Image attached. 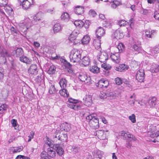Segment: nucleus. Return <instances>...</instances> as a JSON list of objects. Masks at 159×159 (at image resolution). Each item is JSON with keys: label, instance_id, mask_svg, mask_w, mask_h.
<instances>
[{"label": "nucleus", "instance_id": "61", "mask_svg": "<svg viewBox=\"0 0 159 159\" xmlns=\"http://www.w3.org/2000/svg\"><path fill=\"white\" fill-rule=\"evenodd\" d=\"M15 159H30L29 157H25L23 155H19L16 157Z\"/></svg>", "mask_w": 159, "mask_h": 159}, {"label": "nucleus", "instance_id": "25", "mask_svg": "<svg viewBox=\"0 0 159 159\" xmlns=\"http://www.w3.org/2000/svg\"><path fill=\"white\" fill-rule=\"evenodd\" d=\"M81 64L84 66H87L89 64L90 59L89 56H85L81 59Z\"/></svg>", "mask_w": 159, "mask_h": 159}, {"label": "nucleus", "instance_id": "26", "mask_svg": "<svg viewBox=\"0 0 159 159\" xmlns=\"http://www.w3.org/2000/svg\"><path fill=\"white\" fill-rule=\"evenodd\" d=\"M74 12L78 15L83 14L84 11V8L83 6H77L74 9Z\"/></svg>", "mask_w": 159, "mask_h": 159}, {"label": "nucleus", "instance_id": "22", "mask_svg": "<svg viewBox=\"0 0 159 159\" xmlns=\"http://www.w3.org/2000/svg\"><path fill=\"white\" fill-rule=\"evenodd\" d=\"M129 68V66L125 64H121L118 66H116L115 69L118 71H123L127 70Z\"/></svg>", "mask_w": 159, "mask_h": 159}, {"label": "nucleus", "instance_id": "3", "mask_svg": "<svg viewBox=\"0 0 159 159\" xmlns=\"http://www.w3.org/2000/svg\"><path fill=\"white\" fill-rule=\"evenodd\" d=\"M31 26V24L30 19L29 18H26L24 22L20 24L19 32L21 35L23 36L25 35L27 30Z\"/></svg>", "mask_w": 159, "mask_h": 159}, {"label": "nucleus", "instance_id": "9", "mask_svg": "<svg viewBox=\"0 0 159 159\" xmlns=\"http://www.w3.org/2000/svg\"><path fill=\"white\" fill-rule=\"evenodd\" d=\"M97 49L101 53L100 55H99H99L97 56L98 59L101 62H105L108 58L107 54L105 52H101L100 51H100L98 49Z\"/></svg>", "mask_w": 159, "mask_h": 159}, {"label": "nucleus", "instance_id": "15", "mask_svg": "<svg viewBox=\"0 0 159 159\" xmlns=\"http://www.w3.org/2000/svg\"><path fill=\"white\" fill-rule=\"evenodd\" d=\"M111 60L115 62L118 63L120 62V54L119 52H116L111 54Z\"/></svg>", "mask_w": 159, "mask_h": 159}, {"label": "nucleus", "instance_id": "21", "mask_svg": "<svg viewBox=\"0 0 159 159\" xmlns=\"http://www.w3.org/2000/svg\"><path fill=\"white\" fill-rule=\"evenodd\" d=\"M78 77L79 79L81 81L83 82L86 81V83H88V81L90 80V77L88 78L85 73H83L82 72L79 73Z\"/></svg>", "mask_w": 159, "mask_h": 159}, {"label": "nucleus", "instance_id": "16", "mask_svg": "<svg viewBox=\"0 0 159 159\" xmlns=\"http://www.w3.org/2000/svg\"><path fill=\"white\" fill-rule=\"evenodd\" d=\"M19 60L21 62L26 64V65H30L32 63V60L24 55L20 57Z\"/></svg>", "mask_w": 159, "mask_h": 159}, {"label": "nucleus", "instance_id": "13", "mask_svg": "<svg viewBox=\"0 0 159 159\" xmlns=\"http://www.w3.org/2000/svg\"><path fill=\"white\" fill-rule=\"evenodd\" d=\"M38 71V69L37 68V66L35 64H32L28 69L29 73L32 75H36Z\"/></svg>", "mask_w": 159, "mask_h": 159}, {"label": "nucleus", "instance_id": "28", "mask_svg": "<svg viewBox=\"0 0 159 159\" xmlns=\"http://www.w3.org/2000/svg\"><path fill=\"white\" fill-rule=\"evenodd\" d=\"M114 37L117 39H120L124 36V34L122 32L119 30H116L114 33Z\"/></svg>", "mask_w": 159, "mask_h": 159}, {"label": "nucleus", "instance_id": "45", "mask_svg": "<svg viewBox=\"0 0 159 159\" xmlns=\"http://www.w3.org/2000/svg\"><path fill=\"white\" fill-rule=\"evenodd\" d=\"M107 98H109L110 99H114L116 97V93L112 92L111 91H107Z\"/></svg>", "mask_w": 159, "mask_h": 159}, {"label": "nucleus", "instance_id": "64", "mask_svg": "<svg viewBox=\"0 0 159 159\" xmlns=\"http://www.w3.org/2000/svg\"><path fill=\"white\" fill-rule=\"evenodd\" d=\"M10 30L11 33L13 34H18V32H19V30L17 31L13 26H12L11 27L10 29Z\"/></svg>", "mask_w": 159, "mask_h": 159}, {"label": "nucleus", "instance_id": "59", "mask_svg": "<svg viewBox=\"0 0 159 159\" xmlns=\"http://www.w3.org/2000/svg\"><path fill=\"white\" fill-rule=\"evenodd\" d=\"M129 118L132 123H135L136 122L135 116L134 114H132L131 116H129Z\"/></svg>", "mask_w": 159, "mask_h": 159}, {"label": "nucleus", "instance_id": "1", "mask_svg": "<svg viewBox=\"0 0 159 159\" xmlns=\"http://www.w3.org/2000/svg\"><path fill=\"white\" fill-rule=\"evenodd\" d=\"M105 34L104 30L101 27H99L96 31V36L98 39L94 40L93 43H95V48L98 49L100 50L101 48L100 45L101 44V39L102 37Z\"/></svg>", "mask_w": 159, "mask_h": 159}, {"label": "nucleus", "instance_id": "38", "mask_svg": "<svg viewBox=\"0 0 159 159\" xmlns=\"http://www.w3.org/2000/svg\"><path fill=\"white\" fill-rule=\"evenodd\" d=\"M16 57H19L24 55V52L23 49L21 48H17L15 51Z\"/></svg>", "mask_w": 159, "mask_h": 159}, {"label": "nucleus", "instance_id": "12", "mask_svg": "<svg viewBox=\"0 0 159 159\" xmlns=\"http://www.w3.org/2000/svg\"><path fill=\"white\" fill-rule=\"evenodd\" d=\"M109 82L104 79L100 80L96 84V86L99 88H107L108 86Z\"/></svg>", "mask_w": 159, "mask_h": 159}, {"label": "nucleus", "instance_id": "31", "mask_svg": "<svg viewBox=\"0 0 159 159\" xmlns=\"http://www.w3.org/2000/svg\"><path fill=\"white\" fill-rule=\"evenodd\" d=\"M159 65L153 63L151 66L150 70L152 72L157 73L159 72Z\"/></svg>", "mask_w": 159, "mask_h": 159}, {"label": "nucleus", "instance_id": "48", "mask_svg": "<svg viewBox=\"0 0 159 159\" xmlns=\"http://www.w3.org/2000/svg\"><path fill=\"white\" fill-rule=\"evenodd\" d=\"M7 105L6 104H3L0 107V113L2 114L5 112L7 109Z\"/></svg>", "mask_w": 159, "mask_h": 159}, {"label": "nucleus", "instance_id": "8", "mask_svg": "<svg viewBox=\"0 0 159 159\" xmlns=\"http://www.w3.org/2000/svg\"><path fill=\"white\" fill-rule=\"evenodd\" d=\"M23 9L27 10L33 4V0H19Z\"/></svg>", "mask_w": 159, "mask_h": 159}, {"label": "nucleus", "instance_id": "39", "mask_svg": "<svg viewBox=\"0 0 159 159\" xmlns=\"http://www.w3.org/2000/svg\"><path fill=\"white\" fill-rule=\"evenodd\" d=\"M89 70L94 73L97 74L99 72V68L96 66H92L90 67Z\"/></svg>", "mask_w": 159, "mask_h": 159}, {"label": "nucleus", "instance_id": "17", "mask_svg": "<svg viewBox=\"0 0 159 159\" xmlns=\"http://www.w3.org/2000/svg\"><path fill=\"white\" fill-rule=\"evenodd\" d=\"M44 77L42 75H38L37 76L35 80L36 82L38 84L42 87H44L45 86V82L44 80Z\"/></svg>", "mask_w": 159, "mask_h": 159}, {"label": "nucleus", "instance_id": "50", "mask_svg": "<svg viewBox=\"0 0 159 159\" xmlns=\"http://www.w3.org/2000/svg\"><path fill=\"white\" fill-rule=\"evenodd\" d=\"M117 48L120 52H122L124 50L125 46L122 43H120L117 45Z\"/></svg>", "mask_w": 159, "mask_h": 159}, {"label": "nucleus", "instance_id": "11", "mask_svg": "<svg viewBox=\"0 0 159 159\" xmlns=\"http://www.w3.org/2000/svg\"><path fill=\"white\" fill-rule=\"evenodd\" d=\"M157 33L156 30H151L150 29L147 30L145 32V37L146 39L148 38H152Z\"/></svg>", "mask_w": 159, "mask_h": 159}, {"label": "nucleus", "instance_id": "58", "mask_svg": "<svg viewBox=\"0 0 159 159\" xmlns=\"http://www.w3.org/2000/svg\"><path fill=\"white\" fill-rule=\"evenodd\" d=\"M152 53L157 54L159 53V46L156 47L152 49Z\"/></svg>", "mask_w": 159, "mask_h": 159}, {"label": "nucleus", "instance_id": "47", "mask_svg": "<svg viewBox=\"0 0 159 159\" xmlns=\"http://www.w3.org/2000/svg\"><path fill=\"white\" fill-rule=\"evenodd\" d=\"M64 61L63 63L65 67L66 68L70 69L71 68L72 65L71 64L65 59H63Z\"/></svg>", "mask_w": 159, "mask_h": 159}, {"label": "nucleus", "instance_id": "46", "mask_svg": "<svg viewBox=\"0 0 159 159\" xmlns=\"http://www.w3.org/2000/svg\"><path fill=\"white\" fill-rule=\"evenodd\" d=\"M56 67L53 65L50 66L48 72L49 74H53L56 71Z\"/></svg>", "mask_w": 159, "mask_h": 159}, {"label": "nucleus", "instance_id": "60", "mask_svg": "<svg viewBox=\"0 0 159 159\" xmlns=\"http://www.w3.org/2000/svg\"><path fill=\"white\" fill-rule=\"evenodd\" d=\"M126 22L125 20H119L118 24L120 26H124L126 24Z\"/></svg>", "mask_w": 159, "mask_h": 159}, {"label": "nucleus", "instance_id": "35", "mask_svg": "<svg viewBox=\"0 0 159 159\" xmlns=\"http://www.w3.org/2000/svg\"><path fill=\"white\" fill-rule=\"evenodd\" d=\"M55 145L53 144L52 140L50 139L48 137L46 138V140L45 141L44 147L48 146L49 148H51V147H54Z\"/></svg>", "mask_w": 159, "mask_h": 159}, {"label": "nucleus", "instance_id": "6", "mask_svg": "<svg viewBox=\"0 0 159 159\" xmlns=\"http://www.w3.org/2000/svg\"><path fill=\"white\" fill-rule=\"evenodd\" d=\"M68 102L69 103H67V106L69 107L74 110H77L80 108V106L77 104L78 102V100L70 98L69 99Z\"/></svg>", "mask_w": 159, "mask_h": 159}, {"label": "nucleus", "instance_id": "56", "mask_svg": "<svg viewBox=\"0 0 159 159\" xmlns=\"http://www.w3.org/2000/svg\"><path fill=\"white\" fill-rule=\"evenodd\" d=\"M115 81L116 84L120 85L122 83V79L119 77H117L115 79Z\"/></svg>", "mask_w": 159, "mask_h": 159}, {"label": "nucleus", "instance_id": "32", "mask_svg": "<svg viewBox=\"0 0 159 159\" xmlns=\"http://www.w3.org/2000/svg\"><path fill=\"white\" fill-rule=\"evenodd\" d=\"M59 84L61 88H66L67 84V81L65 78L61 79L59 82Z\"/></svg>", "mask_w": 159, "mask_h": 159}, {"label": "nucleus", "instance_id": "24", "mask_svg": "<svg viewBox=\"0 0 159 159\" xmlns=\"http://www.w3.org/2000/svg\"><path fill=\"white\" fill-rule=\"evenodd\" d=\"M121 135L126 136L128 139H129V140L130 141H135L136 140V138L134 135L130 134L129 133H126L125 132L123 131H122Z\"/></svg>", "mask_w": 159, "mask_h": 159}, {"label": "nucleus", "instance_id": "2", "mask_svg": "<svg viewBox=\"0 0 159 159\" xmlns=\"http://www.w3.org/2000/svg\"><path fill=\"white\" fill-rule=\"evenodd\" d=\"M86 119L89 122L90 126L94 129H97L99 127V120L95 114H92L88 116Z\"/></svg>", "mask_w": 159, "mask_h": 159}, {"label": "nucleus", "instance_id": "57", "mask_svg": "<svg viewBox=\"0 0 159 159\" xmlns=\"http://www.w3.org/2000/svg\"><path fill=\"white\" fill-rule=\"evenodd\" d=\"M8 3L7 0H0V6L4 7Z\"/></svg>", "mask_w": 159, "mask_h": 159}, {"label": "nucleus", "instance_id": "7", "mask_svg": "<svg viewBox=\"0 0 159 159\" xmlns=\"http://www.w3.org/2000/svg\"><path fill=\"white\" fill-rule=\"evenodd\" d=\"M144 71L143 69H140L138 70L136 75V80L139 82L143 81L145 78Z\"/></svg>", "mask_w": 159, "mask_h": 159}, {"label": "nucleus", "instance_id": "29", "mask_svg": "<svg viewBox=\"0 0 159 159\" xmlns=\"http://www.w3.org/2000/svg\"><path fill=\"white\" fill-rule=\"evenodd\" d=\"M157 98L155 97H152L149 100L148 104L151 107H153L157 104Z\"/></svg>", "mask_w": 159, "mask_h": 159}, {"label": "nucleus", "instance_id": "33", "mask_svg": "<svg viewBox=\"0 0 159 159\" xmlns=\"http://www.w3.org/2000/svg\"><path fill=\"white\" fill-rule=\"evenodd\" d=\"M23 147L22 146L18 147H12L11 148V151H12L13 153H15L19 152L22 151L23 149Z\"/></svg>", "mask_w": 159, "mask_h": 159}, {"label": "nucleus", "instance_id": "43", "mask_svg": "<svg viewBox=\"0 0 159 159\" xmlns=\"http://www.w3.org/2000/svg\"><path fill=\"white\" fill-rule=\"evenodd\" d=\"M80 149L79 145H75L72 146L71 150L72 152L75 153H77Z\"/></svg>", "mask_w": 159, "mask_h": 159}, {"label": "nucleus", "instance_id": "14", "mask_svg": "<svg viewBox=\"0 0 159 159\" xmlns=\"http://www.w3.org/2000/svg\"><path fill=\"white\" fill-rule=\"evenodd\" d=\"M104 131L102 130H97L94 133V135L97 136L99 139L101 140H103L106 138V136L104 134Z\"/></svg>", "mask_w": 159, "mask_h": 159}, {"label": "nucleus", "instance_id": "5", "mask_svg": "<svg viewBox=\"0 0 159 159\" xmlns=\"http://www.w3.org/2000/svg\"><path fill=\"white\" fill-rule=\"evenodd\" d=\"M13 55L6 49L2 48L0 45V64H5L6 62V57H11Z\"/></svg>", "mask_w": 159, "mask_h": 159}, {"label": "nucleus", "instance_id": "18", "mask_svg": "<svg viewBox=\"0 0 159 159\" xmlns=\"http://www.w3.org/2000/svg\"><path fill=\"white\" fill-rule=\"evenodd\" d=\"M47 153L48 157L52 158L55 157L56 155V149L55 147L48 148Z\"/></svg>", "mask_w": 159, "mask_h": 159}, {"label": "nucleus", "instance_id": "41", "mask_svg": "<svg viewBox=\"0 0 159 159\" xmlns=\"http://www.w3.org/2000/svg\"><path fill=\"white\" fill-rule=\"evenodd\" d=\"M61 26L59 24H56L54 26L53 30L54 33H57L61 30Z\"/></svg>", "mask_w": 159, "mask_h": 159}, {"label": "nucleus", "instance_id": "54", "mask_svg": "<svg viewBox=\"0 0 159 159\" xmlns=\"http://www.w3.org/2000/svg\"><path fill=\"white\" fill-rule=\"evenodd\" d=\"M102 155L103 152L101 151L98 150L95 156L96 157L101 159L102 157Z\"/></svg>", "mask_w": 159, "mask_h": 159}, {"label": "nucleus", "instance_id": "30", "mask_svg": "<svg viewBox=\"0 0 159 159\" xmlns=\"http://www.w3.org/2000/svg\"><path fill=\"white\" fill-rule=\"evenodd\" d=\"M79 34V32L78 31L75 30L73 31L70 34L69 38V40L72 42L73 40L75 39L76 36L78 35Z\"/></svg>", "mask_w": 159, "mask_h": 159}, {"label": "nucleus", "instance_id": "40", "mask_svg": "<svg viewBox=\"0 0 159 159\" xmlns=\"http://www.w3.org/2000/svg\"><path fill=\"white\" fill-rule=\"evenodd\" d=\"M61 19L67 21L70 19L69 15L68 13L67 12L63 13L61 16Z\"/></svg>", "mask_w": 159, "mask_h": 159}, {"label": "nucleus", "instance_id": "62", "mask_svg": "<svg viewBox=\"0 0 159 159\" xmlns=\"http://www.w3.org/2000/svg\"><path fill=\"white\" fill-rule=\"evenodd\" d=\"M3 70L0 67V80L3 79Z\"/></svg>", "mask_w": 159, "mask_h": 159}, {"label": "nucleus", "instance_id": "51", "mask_svg": "<svg viewBox=\"0 0 159 159\" xmlns=\"http://www.w3.org/2000/svg\"><path fill=\"white\" fill-rule=\"evenodd\" d=\"M151 137H156L155 140L159 142V132L157 131L151 135Z\"/></svg>", "mask_w": 159, "mask_h": 159}, {"label": "nucleus", "instance_id": "36", "mask_svg": "<svg viewBox=\"0 0 159 159\" xmlns=\"http://www.w3.org/2000/svg\"><path fill=\"white\" fill-rule=\"evenodd\" d=\"M61 89L59 91L60 94L62 96L65 97H68L69 96V93L65 88H61Z\"/></svg>", "mask_w": 159, "mask_h": 159}, {"label": "nucleus", "instance_id": "34", "mask_svg": "<svg viewBox=\"0 0 159 159\" xmlns=\"http://www.w3.org/2000/svg\"><path fill=\"white\" fill-rule=\"evenodd\" d=\"M74 24L76 26H78L79 27H82L84 25L85 28L87 27L85 25V24L81 20H75L74 22Z\"/></svg>", "mask_w": 159, "mask_h": 159}, {"label": "nucleus", "instance_id": "53", "mask_svg": "<svg viewBox=\"0 0 159 159\" xmlns=\"http://www.w3.org/2000/svg\"><path fill=\"white\" fill-rule=\"evenodd\" d=\"M102 67L107 70H110L111 68V66L110 65L105 63L102 65Z\"/></svg>", "mask_w": 159, "mask_h": 159}, {"label": "nucleus", "instance_id": "10", "mask_svg": "<svg viewBox=\"0 0 159 159\" xmlns=\"http://www.w3.org/2000/svg\"><path fill=\"white\" fill-rule=\"evenodd\" d=\"M84 104L88 107L90 106L92 103V97L90 95H86L83 98Z\"/></svg>", "mask_w": 159, "mask_h": 159}, {"label": "nucleus", "instance_id": "49", "mask_svg": "<svg viewBox=\"0 0 159 159\" xmlns=\"http://www.w3.org/2000/svg\"><path fill=\"white\" fill-rule=\"evenodd\" d=\"M134 50L137 52H139L141 50L140 45L138 44H134L132 47Z\"/></svg>", "mask_w": 159, "mask_h": 159}, {"label": "nucleus", "instance_id": "27", "mask_svg": "<svg viewBox=\"0 0 159 159\" xmlns=\"http://www.w3.org/2000/svg\"><path fill=\"white\" fill-rule=\"evenodd\" d=\"M61 127L62 130L66 131H69L71 128L70 125L66 122L61 124Z\"/></svg>", "mask_w": 159, "mask_h": 159}, {"label": "nucleus", "instance_id": "23", "mask_svg": "<svg viewBox=\"0 0 159 159\" xmlns=\"http://www.w3.org/2000/svg\"><path fill=\"white\" fill-rule=\"evenodd\" d=\"M55 148L56 149L57 153L59 156L62 155L64 153V150L62 147L59 144L55 145Z\"/></svg>", "mask_w": 159, "mask_h": 159}, {"label": "nucleus", "instance_id": "19", "mask_svg": "<svg viewBox=\"0 0 159 159\" xmlns=\"http://www.w3.org/2000/svg\"><path fill=\"white\" fill-rule=\"evenodd\" d=\"M5 10L7 13H10L12 11V9L9 7H0V13L3 17L6 16L3 9Z\"/></svg>", "mask_w": 159, "mask_h": 159}, {"label": "nucleus", "instance_id": "63", "mask_svg": "<svg viewBox=\"0 0 159 159\" xmlns=\"http://www.w3.org/2000/svg\"><path fill=\"white\" fill-rule=\"evenodd\" d=\"M11 122L13 127H15L17 126V122L16 120L15 119H13L11 120Z\"/></svg>", "mask_w": 159, "mask_h": 159}, {"label": "nucleus", "instance_id": "20", "mask_svg": "<svg viewBox=\"0 0 159 159\" xmlns=\"http://www.w3.org/2000/svg\"><path fill=\"white\" fill-rule=\"evenodd\" d=\"M54 138H57L59 140L62 142H66L68 139L67 134H59L57 133L56 135L54 136Z\"/></svg>", "mask_w": 159, "mask_h": 159}, {"label": "nucleus", "instance_id": "55", "mask_svg": "<svg viewBox=\"0 0 159 159\" xmlns=\"http://www.w3.org/2000/svg\"><path fill=\"white\" fill-rule=\"evenodd\" d=\"M100 98L101 99H105L107 98V92L102 91L101 92L100 94Z\"/></svg>", "mask_w": 159, "mask_h": 159}, {"label": "nucleus", "instance_id": "37", "mask_svg": "<svg viewBox=\"0 0 159 159\" xmlns=\"http://www.w3.org/2000/svg\"><path fill=\"white\" fill-rule=\"evenodd\" d=\"M43 15L42 12H39L34 16L33 19L36 21L41 20L42 19Z\"/></svg>", "mask_w": 159, "mask_h": 159}, {"label": "nucleus", "instance_id": "4", "mask_svg": "<svg viewBox=\"0 0 159 159\" xmlns=\"http://www.w3.org/2000/svg\"><path fill=\"white\" fill-rule=\"evenodd\" d=\"M81 52L80 51L76 49H72L70 52L69 58L71 62H76L81 60Z\"/></svg>", "mask_w": 159, "mask_h": 159}, {"label": "nucleus", "instance_id": "42", "mask_svg": "<svg viewBox=\"0 0 159 159\" xmlns=\"http://www.w3.org/2000/svg\"><path fill=\"white\" fill-rule=\"evenodd\" d=\"M90 39V38L88 36L85 35L81 40L82 43L84 44H87L89 43Z\"/></svg>", "mask_w": 159, "mask_h": 159}, {"label": "nucleus", "instance_id": "52", "mask_svg": "<svg viewBox=\"0 0 159 159\" xmlns=\"http://www.w3.org/2000/svg\"><path fill=\"white\" fill-rule=\"evenodd\" d=\"M40 157L41 158L43 159H48V155L47 153L45 151H43L40 154Z\"/></svg>", "mask_w": 159, "mask_h": 159}, {"label": "nucleus", "instance_id": "44", "mask_svg": "<svg viewBox=\"0 0 159 159\" xmlns=\"http://www.w3.org/2000/svg\"><path fill=\"white\" fill-rule=\"evenodd\" d=\"M57 92V90L56 89L54 85H52V84L50 86L49 88V92L51 94H53Z\"/></svg>", "mask_w": 159, "mask_h": 159}]
</instances>
